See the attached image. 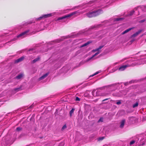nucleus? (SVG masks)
Wrapping results in <instances>:
<instances>
[{"instance_id": "obj_1", "label": "nucleus", "mask_w": 146, "mask_h": 146, "mask_svg": "<svg viewBox=\"0 0 146 146\" xmlns=\"http://www.w3.org/2000/svg\"><path fill=\"white\" fill-rule=\"evenodd\" d=\"M102 13V10L99 9L97 10L94 11L89 12L86 14L87 16L89 18L93 17H96Z\"/></svg>"}, {"instance_id": "obj_2", "label": "nucleus", "mask_w": 146, "mask_h": 146, "mask_svg": "<svg viewBox=\"0 0 146 146\" xmlns=\"http://www.w3.org/2000/svg\"><path fill=\"white\" fill-rule=\"evenodd\" d=\"M77 13V12H76V11H75V12H73V13H72L69 14H68V15H66L63 17H59V18H58L57 19V20H62V19H65V18H68V17H71V16H72L75 15V14H76Z\"/></svg>"}, {"instance_id": "obj_3", "label": "nucleus", "mask_w": 146, "mask_h": 146, "mask_svg": "<svg viewBox=\"0 0 146 146\" xmlns=\"http://www.w3.org/2000/svg\"><path fill=\"white\" fill-rule=\"evenodd\" d=\"M52 16V14H47L46 15H43L42 16H41L39 17L37 19V20H41L42 18H47Z\"/></svg>"}, {"instance_id": "obj_4", "label": "nucleus", "mask_w": 146, "mask_h": 146, "mask_svg": "<svg viewBox=\"0 0 146 146\" xmlns=\"http://www.w3.org/2000/svg\"><path fill=\"white\" fill-rule=\"evenodd\" d=\"M142 31V30H139L137 32H136V33L132 35L131 36V38H132L133 37H136L137 35H138L139 33H140Z\"/></svg>"}, {"instance_id": "obj_5", "label": "nucleus", "mask_w": 146, "mask_h": 146, "mask_svg": "<svg viewBox=\"0 0 146 146\" xmlns=\"http://www.w3.org/2000/svg\"><path fill=\"white\" fill-rule=\"evenodd\" d=\"M128 66H129L128 65H123L120 67L119 68V70L123 71Z\"/></svg>"}, {"instance_id": "obj_6", "label": "nucleus", "mask_w": 146, "mask_h": 146, "mask_svg": "<svg viewBox=\"0 0 146 146\" xmlns=\"http://www.w3.org/2000/svg\"><path fill=\"white\" fill-rule=\"evenodd\" d=\"M29 32V30L26 31H24L23 32L21 33L19 35L17 36V37H19L21 36H23L25 35H26L27 33H28Z\"/></svg>"}, {"instance_id": "obj_7", "label": "nucleus", "mask_w": 146, "mask_h": 146, "mask_svg": "<svg viewBox=\"0 0 146 146\" xmlns=\"http://www.w3.org/2000/svg\"><path fill=\"white\" fill-rule=\"evenodd\" d=\"M49 74L48 73H47L45 74H44L43 75V76H42L39 79L40 80H42L43 79H44Z\"/></svg>"}, {"instance_id": "obj_8", "label": "nucleus", "mask_w": 146, "mask_h": 146, "mask_svg": "<svg viewBox=\"0 0 146 146\" xmlns=\"http://www.w3.org/2000/svg\"><path fill=\"white\" fill-rule=\"evenodd\" d=\"M49 74L48 73H47L45 74H44L43 75V76H42L39 79L40 80H42L43 79H44Z\"/></svg>"}, {"instance_id": "obj_9", "label": "nucleus", "mask_w": 146, "mask_h": 146, "mask_svg": "<svg viewBox=\"0 0 146 146\" xmlns=\"http://www.w3.org/2000/svg\"><path fill=\"white\" fill-rule=\"evenodd\" d=\"M49 74L48 73H47L45 74H44L43 75V76H42L39 79L40 80H42L43 79H44Z\"/></svg>"}, {"instance_id": "obj_10", "label": "nucleus", "mask_w": 146, "mask_h": 146, "mask_svg": "<svg viewBox=\"0 0 146 146\" xmlns=\"http://www.w3.org/2000/svg\"><path fill=\"white\" fill-rule=\"evenodd\" d=\"M40 59V57L39 56H38L37 58H36L33 60L32 61V63L33 64L35 63L36 62L39 60Z\"/></svg>"}, {"instance_id": "obj_11", "label": "nucleus", "mask_w": 146, "mask_h": 146, "mask_svg": "<svg viewBox=\"0 0 146 146\" xmlns=\"http://www.w3.org/2000/svg\"><path fill=\"white\" fill-rule=\"evenodd\" d=\"M23 76V74H19L18 76H16L15 78L17 79H20L22 78V77Z\"/></svg>"}, {"instance_id": "obj_12", "label": "nucleus", "mask_w": 146, "mask_h": 146, "mask_svg": "<svg viewBox=\"0 0 146 146\" xmlns=\"http://www.w3.org/2000/svg\"><path fill=\"white\" fill-rule=\"evenodd\" d=\"M24 59V57L23 56H22L18 59H17L15 61V62L16 63H18L19 62H20L23 61Z\"/></svg>"}, {"instance_id": "obj_13", "label": "nucleus", "mask_w": 146, "mask_h": 146, "mask_svg": "<svg viewBox=\"0 0 146 146\" xmlns=\"http://www.w3.org/2000/svg\"><path fill=\"white\" fill-rule=\"evenodd\" d=\"M133 28H130L128 29H126V30H125L124 31H123L122 33V35H123L125 34V33H127L128 32H129V31H131V30L133 29Z\"/></svg>"}, {"instance_id": "obj_14", "label": "nucleus", "mask_w": 146, "mask_h": 146, "mask_svg": "<svg viewBox=\"0 0 146 146\" xmlns=\"http://www.w3.org/2000/svg\"><path fill=\"white\" fill-rule=\"evenodd\" d=\"M92 42V41H89L85 43V44H83L81 46V47H83L85 46H87L88 45L90 44Z\"/></svg>"}, {"instance_id": "obj_15", "label": "nucleus", "mask_w": 146, "mask_h": 146, "mask_svg": "<svg viewBox=\"0 0 146 146\" xmlns=\"http://www.w3.org/2000/svg\"><path fill=\"white\" fill-rule=\"evenodd\" d=\"M125 120L123 119L122 120L121 124L120 125V127L121 128H123L125 122Z\"/></svg>"}, {"instance_id": "obj_16", "label": "nucleus", "mask_w": 146, "mask_h": 146, "mask_svg": "<svg viewBox=\"0 0 146 146\" xmlns=\"http://www.w3.org/2000/svg\"><path fill=\"white\" fill-rule=\"evenodd\" d=\"M21 87H22V86H20L19 88H16L14 89V90L15 91H16V92H18V91H20L22 90Z\"/></svg>"}, {"instance_id": "obj_17", "label": "nucleus", "mask_w": 146, "mask_h": 146, "mask_svg": "<svg viewBox=\"0 0 146 146\" xmlns=\"http://www.w3.org/2000/svg\"><path fill=\"white\" fill-rule=\"evenodd\" d=\"M129 120L130 121L131 123H133V120H134L135 118L133 117H129Z\"/></svg>"}, {"instance_id": "obj_18", "label": "nucleus", "mask_w": 146, "mask_h": 146, "mask_svg": "<svg viewBox=\"0 0 146 146\" xmlns=\"http://www.w3.org/2000/svg\"><path fill=\"white\" fill-rule=\"evenodd\" d=\"M123 19L124 18H119L115 19V20L116 21H121L123 20Z\"/></svg>"}, {"instance_id": "obj_19", "label": "nucleus", "mask_w": 146, "mask_h": 146, "mask_svg": "<svg viewBox=\"0 0 146 146\" xmlns=\"http://www.w3.org/2000/svg\"><path fill=\"white\" fill-rule=\"evenodd\" d=\"M75 109L74 108H72L70 112V116H71L72 113L74 112Z\"/></svg>"}, {"instance_id": "obj_20", "label": "nucleus", "mask_w": 146, "mask_h": 146, "mask_svg": "<svg viewBox=\"0 0 146 146\" xmlns=\"http://www.w3.org/2000/svg\"><path fill=\"white\" fill-rule=\"evenodd\" d=\"M100 53V52H97L94 55H93L92 56V57H91L90 59H91L92 58H93L95 56H96L98 55V54H99Z\"/></svg>"}, {"instance_id": "obj_21", "label": "nucleus", "mask_w": 146, "mask_h": 146, "mask_svg": "<svg viewBox=\"0 0 146 146\" xmlns=\"http://www.w3.org/2000/svg\"><path fill=\"white\" fill-rule=\"evenodd\" d=\"M138 104L137 102H136L135 104L133 105V108H135L137 107L138 106Z\"/></svg>"}, {"instance_id": "obj_22", "label": "nucleus", "mask_w": 146, "mask_h": 146, "mask_svg": "<svg viewBox=\"0 0 146 146\" xmlns=\"http://www.w3.org/2000/svg\"><path fill=\"white\" fill-rule=\"evenodd\" d=\"M108 93H104L102 94L101 96H105L107 95H108Z\"/></svg>"}, {"instance_id": "obj_23", "label": "nucleus", "mask_w": 146, "mask_h": 146, "mask_svg": "<svg viewBox=\"0 0 146 146\" xmlns=\"http://www.w3.org/2000/svg\"><path fill=\"white\" fill-rule=\"evenodd\" d=\"M22 129V128H21L20 127H18L17 128L16 130L17 131H19L21 130Z\"/></svg>"}, {"instance_id": "obj_24", "label": "nucleus", "mask_w": 146, "mask_h": 146, "mask_svg": "<svg viewBox=\"0 0 146 146\" xmlns=\"http://www.w3.org/2000/svg\"><path fill=\"white\" fill-rule=\"evenodd\" d=\"M104 138V137H99L98 139V141H100V140H103Z\"/></svg>"}, {"instance_id": "obj_25", "label": "nucleus", "mask_w": 146, "mask_h": 146, "mask_svg": "<svg viewBox=\"0 0 146 146\" xmlns=\"http://www.w3.org/2000/svg\"><path fill=\"white\" fill-rule=\"evenodd\" d=\"M99 72H96L94 74H93V75H92L91 76H90V77H92V76H95L97 74H98Z\"/></svg>"}, {"instance_id": "obj_26", "label": "nucleus", "mask_w": 146, "mask_h": 146, "mask_svg": "<svg viewBox=\"0 0 146 146\" xmlns=\"http://www.w3.org/2000/svg\"><path fill=\"white\" fill-rule=\"evenodd\" d=\"M134 12L135 11L134 10L132 11H131L130 12L129 14L131 16L132 15H133V14L134 13Z\"/></svg>"}, {"instance_id": "obj_27", "label": "nucleus", "mask_w": 146, "mask_h": 146, "mask_svg": "<svg viewBox=\"0 0 146 146\" xmlns=\"http://www.w3.org/2000/svg\"><path fill=\"white\" fill-rule=\"evenodd\" d=\"M66 125H64L62 127V130H63L64 129H66Z\"/></svg>"}, {"instance_id": "obj_28", "label": "nucleus", "mask_w": 146, "mask_h": 146, "mask_svg": "<svg viewBox=\"0 0 146 146\" xmlns=\"http://www.w3.org/2000/svg\"><path fill=\"white\" fill-rule=\"evenodd\" d=\"M103 121V119L102 118H100V119L98 120V122L99 123L100 121L102 122Z\"/></svg>"}, {"instance_id": "obj_29", "label": "nucleus", "mask_w": 146, "mask_h": 146, "mask_svg": "<svg viewBox=\"0 0 146 146\" xmlns=\"http://www.w3.org/2000/svg\"><path fill=\"white\" fill-rule=\"evenodd\" d=\"M116 104L117 105H120L121 104V102L120 100H118V101L116 102Z\"/></svg>"}, {"instance_id": "obj_30", "label": "nucleus", "mask_w": 146, "mask_h": 146, "mask_svg": "<svg viewBox=\"0 0 146 146\" xmlns=\"http://www.w3.org/2000/svg\"><path fill=\"white\" fill-rule=\"evenodd\" d=\"M135 141H134V140L130 142V145H132V144H134L135 143Z\"/></svg>"}, {"instance_id": "obj_31", "label": "nucleus", "mask_w": 146, "mask_h": 146, "mask_svg": "<svg viewBox=\"0 0 146 146\" xmlns=\"http://www.w3.org/2000/svg\"><path fill=\"white\" fill-rule=\"evenodd\" d=\"M145 21V19H143V20H141L139 21V23H141L144 22Z\"/></svg>"}, {"instance_id": "obj_32", "label": "nucleus", "mask_w": 146, "mask_h": 146, "mask_svg": "<svg viewBox=\"0 0 146 146\" xmlns=\"http://www.w3.org/2000/svg\"><path fill=\"white\" fill-rule=\"evenodd\" d=\"M75 100L76 101H80V99L78 97H77L76 98Z\"/></svg>"}, {"instance_id": "obj_33", "label": "nucleus", "mask_w": 146, "mask_h": 146, "mask_svg": "<svg viewBox=\"0 0 146 146\" xmlns=\"http://www.w3.org/2000/svg\"><path fill=\"white\" fill-rule=\"evenodd\" d=\"M104 46V45L103 46H100L98 48V50H99L100 49H101Z\"/></svg>"}, {"instance_id": "obj_34", "label": "nucleus", "mask_w": 146, "mask_h": 146, "mask_svg": "<svg viewBox=\"0 0 146 146\" xmlns=\"http://www.w3.org/2000/svg\"><path fill=\"white\" fill-rule=\"evenodd\" d=\"M99 26V25L94 26L93 27H92V29H94V28H95L98 27Z\"/></svg>"}, {"instance_id": "obj_35", "label": "nucleus", "mask_w": 146, "mask_h": 146, "mask_svg": "<svg viewBox=\"0 0 146 146\" xmlns=\"http://www.w3.org/2000/svg\"><path fill=\"white\" fill-rule=\"evenodd\" d=\"M32 23L31 21H30L29 22H27V25L28 24H30Z\"/></svg>"}, {"instance_id": "obj_36", "label": "nucleus", "mask_w": 146, "mask_h": 146, "mask_svg": "<svg viewBox=\"0 0 146 146\" xmlns=\"http://www.w3.org/2000/svg\"><path fill=\"white\" fill-rule=\"evenodd\" d=\"M98 50H98V48H96V49H95V50H93V51H94V52H96L97 51H98Z\"/></svg>"}, {"instance_id": "obj_37", "label": "nucleus", "mask_w": 146, "mask_h": 146, "mask_svg": "<svg viewBox=\"0 0 146 146\" xmlns=\"http://www.w3.org/2000/svg\"><path fill=\"white\" fill-rule=\"evenodd\" d=\"M34 50V49L33 48H31L29 49V51H30L31 50Z\"/></svg>"}, {"instance_id": "obj_38", "label": "nucleus", "mask_w": 146, "mask_h": 146, "mask_svg": "<svg viewBox=\"0 0 146 146\" xmlns=\"http://www.w3.org/2000/svg\"><path fill=\"white\" fill-rule=\"evenodd\" d=\"M108 99H109V98L106 99H104V100H103L102 101H106V100H108Z\"/></svg>"}, {"instance_id": "obj_39", "label": "nucleus", "mask_w": 146, "mask_h": 146, "mask_svg": "<svg viewBox=\"0 0 146 146\" xmlns=\"http://www.w3.org/2000/svg\"><path fill=\"white\" fill-rule=\"evenodd\" d=\"M95 91H96L95 90H94L92 91V93H93L94 92H95Z\"/></svg>"}, {"instance_id": "obj_40", "label": "nucleus", "mask_w": 146, "mask_h": 146, "mask_svg": "<svg viewBox=\"0 0 146 146\" xmlns=\"http://www.w3.org/2000/svg\"><path fill=\"white\" fill-rule=\"evenodd\" d=\"M134 40H132L131 41V42H133L134 41Z\"/></svg>"}, {"instance_id": "obj_41", "label": "nucleus", "mask_w": 146, "mask_h": 146, "mask_svg": "<svg viewBox=\"0 0 146 146\" xmlns=\"http://www.w3.org/2000/svg\"><path fill=\"white\" fill-rule=\"evenodd\" d=\"M110 86H111V85H110L107 86H108V87H110Z\"/></svg>"}, {"instance_id": "obj_42", "label": "nucleus", "mask_w": 146, "mask_h": 146, "mask_svg": "<svg viewBox=\"0 0 146 146\" xmlns=\"http://www.w3.org/2000/svg\"><path fill=\"white\" fill-rule=\"evenodd\" d=\"M30 107H31V108L32 107V106H31Z\"/></svg>"}, {"instance_id": "obj_43", "label": "nucleus", "mask_w": 146, "mask_h": 146, "mask_svg": "<svg viewBox=\"0 0 146 146\" xmlns=\"http://www.w3.org/2000/svg\"><path fill=\"white\" fill-rule=\"evenodd\" d=\"M36 33V32H35L33 34H35Z\"/></svg>"}, {"instance_id": "obj_44", "label": "nucleus", "mask_w": 146, "mask_h": 146, "mask_svg": "<svg viewBox=\"0 0 146 146\" xmlns=\"http://www.w3.org/2000/svg\"><path fill=\"white\" fill-rule=\"evenodd\" d=\"M145 41H146V39L145 40Z\"/></svg>"}, {"instance_id": "obj_45", "label": "nucleus", "mask_w": 146, "mask_h": 146, "mask_svg": "<svg viewBox=\"0 0 146 146\" xmlns=\"http://www.w3.org/2000/svg\"><path fill=\"white\" fill-rule=\"evenodd\" d=\"M145 51H146V50H145Z\"/></svg>"}]
</instances>
